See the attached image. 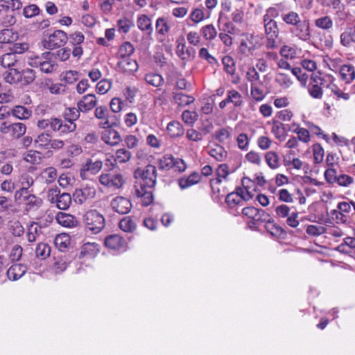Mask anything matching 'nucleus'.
<instances>
[{
	"instance_id": "nucleus-1",
	"label": "nucleus",
	"mask_w": 355,
	"mask_h": 355,
	"mask_svg": "<svg viewBox=\"0 0 355 355\" xmlns=\"http://www.w3.org/2000/svg\"><path fill=\"white\" fill-rule=\"evenodd\" d=\"M136 181L133 187V194L141 198L144 206H148L153 201V189L157 181V168L148 164L144 168H138L134 172Z\"/></svg>"
},
{
	"instance_id": "nucleus-2",
	"label": "nucleus",
	"mask_w": 355,
	"mask_h": 355,
	"mask_svg": "<svg viewBox=\"0 0 355 355\" xmlns=\"http://www.w3.org/2000/svg\"><path fill=\"white\" fill-rule=\"evenodd\" d=\"M83 220L86 228L93 234L99 233L105 227V218L96 209L87 211L83 216Z\"/></svg>"
},
{
	"instance_id": "nucleus-3",
	"label": "nucleus",
	"mask_w": 355,
	"mask_h": 355,
	"mask_svg": "<svg viewBox=\"0 0 355 355\" xmlns=\"http://www.w3.org/2000/svg\"><path fill=\"white\" fill-rule=\"evenodd\" d=\"M53 53L44 52L41 55L31 58L28 64L32 67L39 68L42 72L50 73L55 71L57 64L51 60Z\"/></svg>"
},
{
	"instance_id": "nucleus-4",
	"label": "nucleus",
	"mask_w": 355,
	"mask_h": 355,
	"mask_svg": "<svg viewBox=\"0 0 355 355\" xmlns=\"http://www.w3.org/2000/svg\"><path fill=\"white\" fill-rule=\"evenodd\" d=\"M264 33L266 37L265 46L268 49H275L278 47L277 38L279 35L278 24L275 20H263Z\"/></svg>"
},
{
	"instance_id": "nucleus-5",
	"label": "nucleus",
	"mask_w": 355,
	"mask_h": 355,
	"mask_svg": "<svg viewBox=\"0 0 355 355\" xmlns=\"http://www.w3.org/2000/svg\"><path fill=\"white\" fill-rule=\"evenodd\" d=\"M67 34L62 30H56L42 41V46L46 49L53 50L66 44Z\"/></svg>"
},
{
	"instance_id": "nucleus-6",
	"label": "nucleus",
	"mask_w": 355,
	"mask_h": 355,
	"mask_svg": "<svg viewBox=\"0 0 355 355\" xmlns=\"http://www.w3.org/2000/svg\"><path fill=\"white\" fill-rule=\"evenodd\" d=\"M26 125L21 122L8 123L3 121L0 125V132L8 135L12 139H17L25 135Z\"/></svg>"
},
{
	"instance_id": "nucleus-7",
	"label": "nucleus",
	"mask_w": 355,
	"mask_h": 355,
	"mask_svg": "<svg viewBox=\"0 0 355 355\" xmlns=\"http://www.w3.org/2000/svg\"><path fill=\"white\" fill-rule=\"evenodd\" d=\"M261 38L258 35H245L240 44V51L244 54H252L254 50L261 46Z\"/></svg>"
},
{
	"instance_id": "nucleus-8",
	"label": "nucleus",
	"mask_w": 355,
	"mask_h": 355,
	"mask_svg": "<svg viewBox=\"0 0 355 355\" xmlns=\"http://www.w3.org/2000/svg\"><path fill=\"white\" fill-rule=\"evenodd\" d=\"M324 84V79L320 73H313L308 85L309 95L315 99H321L323 96Z\"/></svg>"
},
{
	"instance_id": "nucleus-9",
	"label": "nucleus",
	"mask_w": 355,
	"mask_h": 355,
	"mask_svg": "<svg viewBox=\"0 0 355 355\" xmlns=\"http://www.w3.org/2000/svg\"><path fill=\"white\" fill-rule=\"evenodd\" d=\"M290 33L301 41L309 42L311 37L309 21L301 20L297 25L291 27Z\"/></svg>"
},
{
	"instance_id": "nucleus-10",
	"label": "nucleus",
	"mask_w": 355,
	"mask_h": 355,
	"mask_svg": "<svg viewBox=\"0 0 355 355\" xmlns=\"http://www.w3.org/2000/svg\"><path fill=\"white\" fill-rule=\"evenodd\" d=\"M103 164V159L96 158L92 157L88 159L85 163L82 166L80 171V175L82 179H85L86 173L87 172L92 175L97 174L102 168Z\"/></svg>"
},
{
	"instance_id": "nucleus-11",
	"label": "nucleus",
	"mask_w": 355,
	"mask_h": 355,
	"mask_svg": "<svg viewBox=\"0 0 355 355\" xmlns=\"http://www.w3.org/2000/svg\"><path fill=\"white\" fill-rule=\"evenodd\" d=\"M96 194V189L94 187L86 185L80 189H76L73 197L76 202L83 204L87 200L93 199Z\"/></svg>"
},
{
	"instance_id": "nucleus-12",
	"label": "nucleus",
	"mask_w": 355,
	"mask_h": 355,
	"mask_svg": "<svg viewBox=\"0 0 355 355\" xmlns=\"http://www.w3.org/2000/svg\"><path fill=\"white\" fill-rule=\"evenodd\" d=\"M99 182L108 187L119 189L123 186L124 180L121 174H101L99 176Z\"/></svg>"
},
{
	"instance_id": "nucleus-13",
	"label": "nucleus",
	"mask_w": 355,
	"mask_h": 355,
	"mask_svg": "<svg viewBox=\"0 0 355 355\" xmlns=\"http://www.w3.org/2000/svg\"><path fill=\"white\" fill-rule=\"evenodd\" d=\"M111 207L115 212L126 214L131 210L132 203L128 198L118 196L112 200Z\"/></svg>"
},
{
	"instance_id": "nucleus-14",
	"label": "nucleus",
	"mask_w": 355,
	"mask_h": 355,
	"mask_svg": "<svg viewBox=\"0 0 355 355\" xmlns=\"http://www.w3.org/2000/svg\"><path fill=\"white\" fill-rule=\"evenodd\" d=\"M101 133V139L110 146H116L121 141V136L118 131L110 128H104Z\"/></svg>"
},
{
	"instance_id": "nucleus-15",
	"label": "nucleus",
	"mask_w": 355,
	"mask_h": 355,
	"mask_svg": "<svg viewBox=\"0 0 355 355\" xmlns=\"http://www.w3.org/2000/svg\"><path fill=\"white\" fill-rule=\"evenodd\" d=\"M105 245L114 250H124L125 249V241L118 234L107 236L105 241Z\"/></svg>"
},
{
	"instance_id": "nucleus-16",
	"label": "nucleus",
	"mask_w": 355,
	"mask_h": 355,
	"mask_svg": "<svg viewBox=\"0 0 355 355\" xmlns=\"http://www.w3.org/2000/svg\"><path fill=\"white\" fill-rule=\"evenodd\" d=\"M55 220L60 225L73 228L78 225V221L75 216L64 212H58L55 216Z\"/></svg>"
},
{
	"instance_id": "nucleus-17",
	"label": "nucleus",
	"mask_w": 355,
	"mask_h": 355,
	"mask_svg": "<svg viewBox=\"0 0 355 355\" xmlns=\"http://www.w3.org/2000/svg\"><path fill=\"white\" fill-rule=\"evenodd\" d=\"M94 116L96 119L101 120L98 126L101 128L111 127V123L109 120V111L105 106H98L95 109Z\"/></svg>"
},
{
	"instance_id": "nucleus-18",
	"label": "nucleus",
	"mask_w": 355,
	"mask_h": 355,
	"mask_svg": "<svg viewBox=\"0 0 355 355\" xmlns=\"http://www.w3.org/2000/svg\"><path fill=\"white\" fill-rule=\"evenodd\" d=\"M97 103L96 97L94 94H89L85 95L82 99L78 101L77 106L78 109L83 112H86L93 109Z\"/></svg>"
},
{
	"instance_id": "nucleus-19",
	"label": "nucleus",
	"mask_w": 355,
	"mask_h": 355,
	"mask_svg": "<svg viewBox=\"0 0 355 355\" xmlns=\"http://www.w3.org/2000/svg\"><path fill=\"white\" fill-rule=\"evenodd\" d=\"M27 267L24 264H13L8 270L7 276L9 279L16 281L24 276Z\"/></svg>"
},
{
	"instance_id": "nucleus-20",
	"label": "nucleus",
	"mask_w": 355,
	"mask_h": 355,
	"mask_svg": "<svg viewBox=\"0 0 355 355\" xmlns=\"http://www.w3.org/2000/svg\"><path fill=\"white\" fill-rule=\"evenodd\" d=\"M339 74L343 81L349 84L355 79V68L351 64H343L340 68Z\"/></svg>"
},
{
	"instance_id": "nucleus-21",
	"label": "nucleus",
	"mask_w": 355,
	"mask_h": 355,
	"mask_svg": "<svg viewBox=\"0 0 355 355\" xmlns=\"http://www.w3.org/2000/svg\"><path fill=\"white\" fill-rule=\"evenodd\" d=\"M250 183H252L251 180L245 177L242 179L243 187H238L236 189V193L241 198L243 202L244 201H249L253 198V194L249 191L248 184Z\"/></svg>"
},
{
	"instance_id": "nucleus-22",
	"label": "nucleus",
	"mask_w": 355,
	"mask_h": 355,
	"mask_svg": "<svg viewBox=\"0 0 355 355\" xmlns=\"http://www.w3.org/2000/svg\"><path fill=\"white\" fill-rule=\"evenodd\" d=\"M99 250V245L97 243L89 242L86 243L82 246L79 257H93L98 254Z\"/></svg>"
},
{
	"instance_id": "nucleus-23",
	"label": "nucleus",
	"mask_w": 355,
	"mask_h": 355,
	"mask_svg": "<svg viewBox=\"0 0 355 355\" xmlns=\"http://www.w3.org/2000/svg\"><path fill=\"white\" fill-rule=\"evenodd\" d=\"M10 114L19 120H27L32 116V111L24 106L16 105L10 110Z\"/></svg>"
},
{
	"instance_id": "nucleus-24",
	"label": "nucleus",
	"mask_w": 355,
	"mask_h": 355,
	"mask_svg": "<svg viewBox=\"0 0 355 355\" xmlns=\"http://www.w3.org/2000/svg\"><path fill=\"white\" fill-rule=\"evenodd\" d=\"M166 132L172 138L181 137L184 132L183 126L177 121H172L168 123Z\"/></svg>"
},
{
	"instance_id": "nucleus-25",
	"label": "nucleus",
	"mask_w": 355,
	"mask_h": 355,
	"mask_svg": "<svg viewBox=\"0 0 355 355\" xmlns=\"http://www.w3.org/2000/svg\"><path fill=\"white\" fill-rule=\"evenodd\" d=\"M16 38L11 29H3L0 32V49H6Z\"/></svg>"
},
{
	"instance_id": "nucleus-26",
	"label": "nucleus",
	"mask_w": 355,
	"mask_h": 355,
	"mask_svg": "<svg viewBox=\"0 0 355 355\" xmlns=\"http://www.w3.org/2000/svg\"><path fill=\"white\" fill-rule=\"evenodd\" d=\"M340 43L346 47H349L353 43H355V26L347 28L340 35Z\"/></svg>"
},
{
	"instance_id": "nucleus-27",
	"label": "nucleus",
	"mask_w": 355,
	"mask_h": 355,
	"mask_svg": "<svg viewBox=\"0 0 355 355\" xmlns=\"http://www.w3.org/2000/svg\"><path fill=\"white\" fill-rule=\"evenodd\" d=\"M174 102L181 107H184L193 103L195 98L192 96L184 94L182 92H173Z\"/></svg>"
},
{
	"instance_id": "nucleus-28",
	"label": "nucleus",
	"mask_w": 355,
	"mask_h": 355,
	"mask_svg": "<svg viewBox=\"0 0 355 355\" xmlns=\"http://www.w3.org/2000/svg\"><path fill=\"white\" fill-rule=\"evenodd\" d=\"M314 25L321 30L330 31L333 28L334 22L331 17L325 15L315 19Z\"/></svg>"
},
{
	"instance_id": "nucleus-29",
	"label": "nucleus",
	"mask_w": 355,
	"mask_h": 355,
	"mask_svg": "<svg viewBox=\"0 0 355 355\" xmlns=\"http://www.w3.org/2000/svg\"><path fill=\"white\" fill-rule=\"evenodd\" d=\"M42 204L41 198L37 197L33 194L28 195L26 197V200L24 202L25 211L28 212L31 211L37 210Z\"/></svg>"
},
{
	"instance_id": "nucleus-30",
	"label": "nucleus",
	"mask_w": 355,
	"mask_h": 355,
	"mask_svg": "<svg viewBox=\"0 0 355 355\" xmlns=\"http://www.w3.org/2000/svg\"><path fill=\"white\" fill-rule=\"evenodd\" d=\"M208 154L218 162L224 161L227 156V152L220 144H215L209 150Z\"/></svg>"
},
{
	"instance_id": "nucleus-31",
	"label": "nucleus",
	"mask_w": 355,
	"mask_h": 355,
	"mask_svg": "<svg viewBox=\"0 0 355 355\" xmlns=\"http://www.w3.org/2000/svg\"><path fill=\"white\" fill-rule=\"evenodd\" d=\"M225 99L227 103H232L236 107H241L243 103L242 95L235 89L228 90Z\"/></svg>"
},
{
	"instance_id": "nucleus-32",
	"label": "nucleus",
	"mask_w": 355,
	"mask_h": 355,
	"mask_svg": "<svg viewBox=\"0 0 355 355\" xmlns=\"http://www.w3.org/2000/svg\"><path fill=\"white\" fill-rule=\"evenodd\" d=\"M282 21L288 26L293 27L302 20L299 14L295 11H289L281 15Z\"/></svg>"
},
{
	"instance_id": "nucleus-33",
	"label": "nucleus",
	"mask_w": 355,
	"mask_h": 355,
	"mask_svg": "<svg viewBox=\"0 0 355 355\" xmlns=\"http://www.w3.org/2000/svg\"><path fill=\"white\" fill-rule=\"evenodd\" d=\"M264 158L267 165L270 168L275 170L280 166V158L276 152H267L265 154Z\"/></svg>"
},
{
	"instance_id": "nucleus-34",
	"label": "nucleus",
	"mask_w": 355,
	"mask_h": 355,
	"mask_svg": "<svg viewBox=\"0 0 355 355\" xmlns=\"http://www.w3.org/2000/svg\"><path fill=\"white\" fill-rule=\"evenodd\" d=\"M200 180V176L197 173H191L187 178H182L179 180V186L181 189H184L192 185L198 183Z\"/></svg>"
},
{
	"instance_id": "nucleus-35",
	"label": "nucleus",
	"mask_w": 355,
	"mask_h": 355,
	"mask_svg": "<svg viewBox=\"0 0 355 355\" xmlns=\"http://www.w3.org/2000/svg\"><path fill=\"white\" fill-rule=\"evenodd\" d=\"M3 78L6 83L14 84L22 81V74L16 69H10L3 73Z\"/></svg>"
},
{
	"instance_id": "nucleus-36",
	"label": "nucleus",
	"mask_w": 355,
	"mask_h": 355,
	"mask_svg": "<svg viewBox=\"0 0 355 355\" xmlns=\"http://www.w3.org/2000/svg\"><path fill=\"white\" fill-rule=\"evenodd\" d=\"M232 128L225 127L216 130L214 134V138L220 144H225L231 139Z\"/></svg>"
},
{
	"instance_id": "nucleus-37",
	"label": "nucleus",
	"mask_w": 355,
	"mask_h": 355,
	"mask_svg": "<svg viewBox=\"0 0 355 355\" xmlns=\"http://www.w3.org/2000/svg\"><path fill=\"white\" fill-rule=\"evenodd\" d=\"M114 157V162L116 164H125L128 162L132 157V153L125 148L118 149Z\"/></svg>"
},
{
	"instance_id": "nucleus-38",
	"label": "nucleus",
	"mask_w": 355,
	"mask_h": 355,
	"mask_svg": "<svg viewBox=\"0 0 355 355\" xmlns=\"http://www.w3.org/2000/svg\"><path fill=\"white\" fill-rule=\"evenodd\" d=\"M17 62V56L11 51L0 57V64L4 68H10Z\"/></svg>"
},
{
	"instance_id": "nucleus-39",
	"label": "nucleus",
	"mask_w": 355,
	"mask_h": 355,
	"mask_svg": "<svg viewBox=\"0 0 355 355\" xmlns=\"http://www.w3.org/2000/svg\"><path fill=\"white\" fill-rule=\"evenodd\" d=\"M200 33L205 40L211 41L216 37L218 32L213 24H207L200 28Z\"/></svg>"
},
{
	"instance_id": "nucleus-40",
	"label": "nucleus",
	"mask_w": 355,
	"mask_h": 355,
	"mask_svg": "<svg viewBox=\"0 0 355 355\" xmlns=\"http://www.w3.org/2000/svg\"><path fill=\"white\" fill-rule=\"evenodd\" d=\"M71 203V196L68 193H62L58 196V200L55 202L56 207L59 209L66 210L67 209Z\"/></svg>"
},
{
	"instance_id": "nucleus-41",
	"label": "nucleus",
	"mask_w": 355,
	"mask_h": 355,
	"mask_svg": "<svg viewBox=\"0 0 355 355\" xmlns=\"http://www.w3.org/2000/svg\"><path fill=\"white\" fill-rule=\"evenodd\" d=\"M54 243L60 251H64L69 245L70 239L67 234H58L55 238Z\"/></svg>"
},
{
	"instance_id": "nucleus-42",
	"label": "nucleus",
	"mask_w": 355,
	"mask_h": 355,
	"mask_svg": "<svg viewBox=\"0 0 355 355\" xmlns=\"http://www.w3.org/2000/svg\"><path fill=\"white\" fill-rule=\"evenodd\" d=\"M118 65L125 71H135L138 69L136 60L130 58H123L119 62Z\"/></svg>"
},
{
	"instance_id": "nucleus-43",
	"label": "nucleus",
	"mask_w": 355,
	"mask_h": 355,
	"mask_svg": "<svg viewBox=\"0 0 355 355\" xmlns=\"http://www.w3.org/2000/svg\"><path fill=\"white\" fill-rule=\"evenodd\" d=\"M57 176V171L54 167H48L44 169L40 174L41 178L47 184L53 182Z\"/></svg>"
},
{
	"instance_id": "nucleus-44",
	"label": "nucleus",
	"mask_w": 355,
	"mask_h": 355,
	"mask_svg": "<svg viewBox=\"0 0 355 355\" xmlns=\"http://www.w3.org/2000/svg\"><path fill=\"white\" fill-rule=\"evenodd\" d=\"M41 234V228L36 223H33L30 225L27 232V239L30 243L36 241L37 238Z\"/></svg>"
},
{
	"instance_id": "nucleus-45",
	"label": "nucleus",
	"mask_w": 355,
	"mask_h": 355,
	"mask_svg": "<svg viewBox=\"0 0 355 355\" xmlns=\"http://www.w3.org/2000/svg\"><path fill=\"white\" fill-rule=\"evenodd\" d=\"M138 28L141 31H146L148 35L153 32L151 19L146 15H141L137 20Z\"/></svg>"
},
{
	"instance_id": "nucleus-46",
	"label": "nucleus",
	"mask_w": 355,
	"mask_h": 355,
	"mask_svg": "<svg viewBox=\"0 0 355 355\" xmlns=\"http://www.w3.org/2000/svg\"><path fill=\"white\" fill-rule=\"evenodd\" d=\"M146 82L153 86V87H159L164 83L163 77L155 73H148L145 76Z\"/></svg>"
},
{
	"instance_id": "nucleus-47",
	"label": "nucleus",
	"mask_w": 355,
	"mask_h": 355,
	"mask_svg": "<svg viewBox=\"0 0 355 355\" xmlns=\"http://www.w3.org/2000/svg\"><path fill=\"white\" fill-rule=\"evenodd\" d=\"M34 142L35 147L47 149L49 148L51 142L50 135L49 134L42 133L37 137Z\"/></svg>"
},
{
	"instance_id": "nucleus-48",
	"label": "nucleus",
	"mask_w": 355,
	"mask_h": 355,
	"mask_svg": "<svg viewBox=\"0 0 355 355\" xmlns=\"http://www.w3.org/2000/svg\"><path fill=\"white\" fill-rule=\"evenodd\" d=\"M229 167L227 164H220L217 169L218 177L211 180V184H220L221 182V178L225 179L229 175Z\"/></svg>"
},
{
	"instance_id": "nucleus-49",
	"label": "nucleus",
	"mask_w": 355,
	"mask_h": 355,
	"mask_svg": "<svg viewBox=\"0 0 355 355\" xmlns=\"http://www.w3.org/2000/svg\"><path fill=\"white\" fill-rule=\"evenodd\" d=\"M250 95L252 98L257 102L263 101L266 97L264 91L259 88L256 83H251Z\"/></svg>"
},
{
	"instance_id": "nucleus-50",
	"label": "nucleus",
	"mask_w": 355,
	"mask_h": 355,
	"mask_svg": "<svg viewBox=\"0 0 355 355\" xmlns=\"http://www.w3.org/2000/svg\"><path fill=\"white\" fill-rule=\"evenodd\" d=\"M119 227L125 232H132L136 229V223L130 217H125L120 220Z\"/></svg>"
},
{
	"instance_id": "nucleus-51",
	"label": "nucleus",
	"mask_w": 355,
	"mask_h": 355,
	"mask_svg": "<svg viewBox=\"0 0 355 355\" xmlns=\"http://www.w3.org/2000/svg\"><path fill=\"white\" fill-rule=\"evenodd\" d=\"M135 51V48L130 42H124L119 48L118 55L122 59L129 58Z\"/></svg>"
},
{
	"instance_id": "nucleus-52",
	"label": "nucleus",
	"mask_w": 355,
	"mask_h": 355,
	"mask_svg": "<svg viewBox=\"0 0 355 355\" xmlns=\"http://www.w3.org/2000/svg\"><path fill=\"white\" fill-rule=\"evenodd\" d=\"M275 82L283 89H288L293 84L291 78L284 73H279L277 75Z\"/></svg>"
},
{
	"instance_id": "nucleus-53",
	"label": "nucleus",
	"mask_w": 355,
	"mask_h": 355,
	"mask_svg": "<svg viewBox=\"0 0 355 355\" xmlns=\"http://www.w3.org/2000/svg\"><path fill=\"white\" fill-rule=\"evenodd\" d=\"M175 157L171 154H166L159 161V166L161 169H170L173 168Z\"/></svg>"
},
{
	"instance_id": "nucleus-54",
	"label": "nucleus",
	"mask_w": 355,
	"mask_h": 355,
	"mask_svg": "<svg viewBox=\"0 0 355 355\" xmlns=\"http://www.w3.org/2000/svg\"><path fill=\"white\" fill-rule=\"evenodd\" d=\"M225 202L230 208H233L237 205H243V203L241 198L236 191L229 193L226 196Z\"/></svg>"
},
{
	"instance_id": "nucleus-55",
	"label": "nucleus",
	"mask_w": 355,
	"mask_h": 355,
	"mask_svg": "<svg viewBox=\"0 0 355 355\" xmlns=\"http://www.w3.org/2000/svg\"><path fill=\"white\" fill-rule=\"evenodd\" d=\"M198 119V114L195 111L184 110L182 114V121L188 125H193Z\"/></svg>"
},
{
	"instance_id": "nucleus-56",
	"label": "nucleus",
	"mask_w": 355,
	"mask_h": 355,
	"mask_svg": "<svg viewBox=\"0 0 355 355\" xmlns=\"http://www.w3.org/2000/svg\"><path fill=\"white\" fill-rule=\"evenodd\" d=\"M35 253L37 257L45 259L50 255L51 248L46 243H40L36 248Z\"/></svg>"
},
{
	"instance_id": "nucleus-57",
	"label": "nucleus",
	"mask_w": 355,
	"mask_h": 355,
	"mask_svg": "<svg viewBox=\"0 0 355 355\" xmlns=\"http://www.w3.org/2000/svg\"><path fill=\"white\" fill-rule=\"evenodd\" d=\"M155 28L157 33L165 35L169 31V26L164 18L159 17L156 21Z\"/></svg>"
},
{
	"instance_id": "nucleus-58",
	"label": "nucleus",
	"mask_w": 355,
	"mask_h": 355,
	"mask_svg": "<svg viewBox=\"0 0 355 355\" xmlns=\"http://www.w3.org/2000/svg\"><path fill=\"white\" fill-rule=\"evenodd\" d=\"M257 211V213H256V216L254 218V220L257 223H266L272 222V217L268 213L265 211L263 209H258Z\"/></svg>"
},
{
	"instance_id": "nucleus-59",
	"label": "nucleus",
	"mask_w": 355,
	"mask_h": 355,
	"mask_svg": "<svg viewBox=\"0 0 355 355\" xmlns=\"http://www.w3.org/2000/svg\"><path fill=\"white\" fill-rule=\"evenodd\" d=\"M326 228L322 225H309L306 227V232L310 236H320L325 233Z\"/></svg>"
},
{
	"instance_id": "nucleus-60",
	"label": "nucleus",
	"mask_w": 355,
	"mask_h": 355,
	"mask_svg": "<svg viewBox=\"0 0 355 355\" xmlns=\"http://www.w3.org/2000/svg\"><path fill=\"white\" fill-rule=\"evenodd\" d=\"M40 9L35 4H31L25 6L23 10L24 16L26 18H31L40 14Z\"/></svg>"
},
{
	"instance_id": "nucleus-61",
	"label": "nucleus",
	"mask_w": 355,
	"mask_h": 355,
	"mask_svg": "<svg viewBox=\"0 0 355 355\" xmlns=\"http://www.w3.org/2000/svg\"><path fill=\"white\" fill-rule=\"evenodd\" d=\"M238 148L241 150H247L249 148L250 139L247 134L241 133L236 138Z\"/></svg>"
},
{
	"instance_id": "nucleus-62",
	"label": "nucleus",
	"mask_w": 355,
	"mask_h": 355,
	"mask_svg": "<svg viewBox=\"0 0 355 355\" xmlns=\"http://www.w3.org/2000/svg\"><path fill=\"white\" fill-rule=\"evenodd\" d=\"M80 112H81L78 107H69L67 109L64 116L65 119L68 121L74 123L80 117Z\"/></svg>"
},
{
	"instance_id": "nucleus-63",
	"label": "nucleus",
	"mask_w": 355,
	"mask_h": 355,
	"mask_svg": "<svg viewBox=\"0 0 355 355\" xmlns=\"http://www.w3.org/2000/svg\"><path fill=\"white\" fill-rule=\"evenodd\" d=\"M19 183L21 187L26 188L28 190L29 188L33 185L34 180L30 174L25 173L21 175L19 178Z\"/></svg>"
},
{
	"instance_id": "nucleus-64",
	"label": "nucleus",
	"mask_w": 355,
	"mask_h": 355,
	"mask_svg": "<svg viewBox=\"0 0 355 355\" xmlns=\"http://www.w3.org/2000/svg\"><path fill=\"white\" fill-rule=\"evenodd\" d=\"M111 82L106 79H103L97 83L96 90L98 94H104L111 89Z\"/></svg>"
}]
</instances>
